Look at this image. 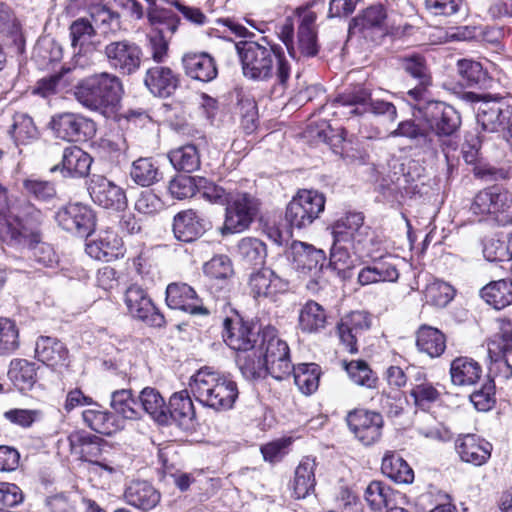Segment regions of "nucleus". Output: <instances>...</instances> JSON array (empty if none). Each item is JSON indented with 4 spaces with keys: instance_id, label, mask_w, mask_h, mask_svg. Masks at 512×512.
<instances>
[{
    "instance_id": "obj_41",
    "label": "nucleus",
    "mask_w": 512,
    "mask_h": 512,
    "mask_svg": "<svg viewBox=\"0 0 512 512\" xmlns=\"http://www.w3.org/2000/svg\"><path fill=\"white\" fill-rule=\"evenodd\" d=\"M382 473L398 484L413 482L414 472L408 463L396 452L387 451L382 459Z\"/></svg>"
},
{
    "instance_id": "obj_16",
    "label": "nucleus",
    "mask_w": 512,
    "mask_h": 512,
    "mask_svg": "<svg viewBox=\"0 0 512 512\" xmlns=\"http://www.w3.org/2000/svg\"><path fill=\"white\" fill-rule=\"evenodd\" d=\"M88 192L96 205L107 210L120 212L128 205L125 190L102 175L90 177Z\"/></svg>"
},
{
    "instance_id": "obj_45",
    "label": "nucleus",
    "mask_w": 512,
    "mask_h": 512,
    "mask_svg": "<svg viewBox=\"0 0 512 512\" xmlns=\"http://www.w3.org/2000/svg\"><path fill=\"white\" fill-rule=\"evenodd\" d=\"M403 70L417 80L418 85L415 88L422 89V97L426 87L431 85V73L427 65L426 58L418 53L408 54L400 59Z\"/></svg>"
},
{
    "instance_id": "obj_61",
    "label": "nucleus",
    "mask_w": 512,
    "mask_h": 512,
    "mask_svg": "<svg viewBox=\"0 0 512 512\" xmlns=\"http://www.w3.org/2000/svg\"><path fill=\"white\" fill-rule=\"evenodd\" d=\"M458 74L461 77L462 86H474L485 79V72L479 62L461 59L457 63Z\"/></svg>"
},
{
    "instance_id": "obj_42",
    "label": "nucleus",
    "mask_w": 512,
    "mask_h": 512,
    "mask_svg": "<svg viewBox=\"0 0 512 512\" xmlns=\"http://www.w3.org/2000/svg\"><path fill=\"white\" fill-rule=\"evenodd\" d=\"M22 191L27 199H33L39 203H52L57 199L55 183L30 175L22 180Z\"/></svg>"
},
{
    "instance_id": "obj_26",
    "label": "nucleus",
    "mask_w": 512,
    "mask_h": 512,
    "mask_svg": "<svg viewBox=\"0 0 512 512\" xmlns=\"http://www.w3.org/2000/svg\"><path fill=\"white\" fill-rule=\"evenodd\" d=\"M144 83L153 95L167 98L177 90L180 79L171 68L157 65L147 69Z\"/></svg>"
},
{
    "instance_id": "obj_7",
    "label": "nucleus",
    "mask_w": 512,
    "mask_h": 512,
    "mask_svg": "<svg viewBox=\"0 0 512 512\" xmlns=\"http://www.w3.org/2000/svg\"><path fill=\"white\" fill-rule=\"evenodd\" d=\"M295 15L298 23L296 44L294 43V21L290 17L286 18L279 27V38L293 58L315 57L319 52L316 29L317 15L307 7H298Z\"/></svg>"
},
{
    "instance_id": "obj_48",
    "label": "nucleus",
    "mask_w": 512,
    "mask_h": 512,
    "mask_svg": "<svg viewBox=\"0 0 512 512\" xmlns=\"http://www.w3.org/2000/svg\"><path fill=\"white\" fill-rule=\"evenodd\" d=\"M497 325V332L488 341V353L491 358L506 356L512 351V321L500 319Z\"/></svg>"
},
{
    "instance_id": "obj_30",
    "label": "nucleus",
    "mask_w": 512,
    "mask_h": 512,
    "mask_svg": "<svg viewBox=\"0 0 512 512\" xmlns=\"http://www.w3.org/2000/svg\"><path fill=\"white\" fill-rule=\"evenodd\" d=\"M182 64L185 74L200 82H211L218 74L214 58L206 52L187 53L182 57Z\"/></svg>"
},
{
    "instance_id": "obj_4",
    "label": "nucleus",
    "mask_w": 512,
    "mask_h": 512,
    "mask_svg": "<svg viewBox=\"0 0 512 512\" xmlns=\"http://www.w3.org/2000/svg\"><path fill=\"white\" fill-rule=\"evenodd\" d=\"M189 388L200 404L215 411L232 409L239 396L232 375L214 371L210 367H203L191 376Z\"/></svg>"
},
{
    "instance_id": "obj_49",
    "label": "nucleus",
    "mask_w": 512,
    "mask_h": 512,
    "mask_svg": "<svg viewBox=\"0 0 512 512\" xmlns=\"http://www.w3.org/2000/svg\"><path fill=\"white\" fill-rule=\"evenodd\" d=\"M291 374H293L296 386L303 394L310 395L317 390L320 376L317 364L303 363L297 366L292 365Z\"/></svg>"
},
{
    "instance_id": "obj_31",
    "label": "nucleus",
    "mask_w": 512,
    "mask_h": 512,
    "mask_svg": "<svg viewBox=\"0 0 512 512\" xmlns=\"http://www.w3.org/2000/svg\"><path fill=\"white\" fill-rule=\"evenodd\" d=\"M167 425L175 423L179 427L189 428L195 418V409L188 390L175 392L165 408Z\"/></svg>"
},
{
    "instance_id": "obj_46",
    "label": "nucleus",
    "mask_w": 512,
    "mask_h": 512,
    "mask_svg": "<svg viewBox=\"0 0 512 512\" xmlns=\"http://www.w3.org/2000/svg\"><path fill=\"white\" fill-rule=\"evenodd\" d=\"M130 177L137 185L148 187L158 182L162 178V173L153 158L140 157L133 161Z\"/></svg>"
},
{
    "instance_id": "obj_3",
    "label": "nucleus",
    "mask_w": 512,
    "mask_h": 512,
    "mask_svg": "<svg viewBox=\"0 0 512 512\" xmlns=\"http://www.w3.org/2000/svg\"><path fill=\"white\" fill-rule=\"evenodd\" d=\"M257 354L242 355L239 369L249 380L271 375L276 380H283L291 375L292 363L287 343L277 336V330L271 325L262 329V338Z\"/></svg>"
},
{
    "instance_id": "obj_35",
    "label": "nucleus",
    "mask_w": 512,
    "mask_h": 512,
    "mask_svg": "<svg viewBox=\"0 0 512 512\" xmlns=\"http://www.w3.org/2000/svg\"><path fill=\"white\" fill-rule=\"evenodd\" d=\"M316 460L311 457H304L295 469L293 479V496L296 499H304L315 490Z\"/></svg>"
},
{
    "instance_id": "obj_9",
    "label": "nucleus",
    "mask_w": 512,
    "mask_h": 512,
    "mask_svg": "<svg viewBox=\"0 0 512 512\" xmlns=\"http://www.w3.org/2000/svg\"><path fill=\"white\" fill-rule=\"evenodd\" d=\"M325 202V196L316 190H300L288 203L285 220L292 229H304L324 211Z\"/></svg>"
},
{
    "instance_id": "obj_64",
    "label": "nucleus",
    "mask_w": 512,
    "mask_h": 512,
    "mask_svg": "<svg viewBox=\"0 0 512 512\" xmlns=\"http://www.w3.org/2000/svg\"><path fill=\"white\" fill-rule=\"evenodd\" d=\"M470 401L478 411H488L495 404V384L493 380L487 379L479 390L470 395Z\"/></svg>"
},
{
    "instance_id": "obj_17",
    "label": "nucleus",
    "mask_w": 512,
    "mask_h": 512,
    "mask_svg": "<svg viewBox=\"0 0 512 512\" xmlns=\"http://www.w3.org/2000/svg\"><path fill=\"white\" fill-rule=\"evenodd\" d=\"M57 224L79 237H88L95 229L96 219L91 208L80 203L68 204L55 214Z\"/></svg>"
},
{
    "instance_id": "obj_34",
    "label": "nucleus",
    "mask_w": 512,
    "mask_h": 512,
    "mask_svg": "<svg viewBox=\"0 0 512 512\" xmlns=\"http://www.w3.org/2000/svg\"><path fill=\"white\" fill-rule=\"evenodd\" d=\"M84 423L103 435H112L122 428L121 420L113 413L102 410L98 405L82 412Z\"/></svg>"
},
{
    "instance_id": "obj_29",
    "label": "nucleus",
    "mask_w": 512,
    "mask_h": 512,
    "mask_svg": "<svg viewBox=\"0 0 512 512\" xmlns=\"http://www.w3.org/2000/svg\"><path fill=\"white\" fill-rule=\"evenodd\" d=\"M35 357L52 369L68 365L69 352L63 342L50 336H40L35 343Z\"/></svg>"
},
{
    "instance_id": "obj_6",
    "label": "nucleus",
    "mask_w": 512,
    "mask_h": 512,
    "mask_svg": "<svg viewBox=\"0 0 512 512\" xmlns=\"http://www.w3.org/2000/svg\"><path fill=\"white\" fill-rule=\"evenodd\" d=\"M123 86L120 78L101 72L81 79L74 87L75 99L91 111L113 109L121 100Z\"/></svg>"
},
{
    "instance_id": "obj_32",
    "label": "nucleus",
    "mask_w": 512,
    "mask_h": 512,
    "mask_svg": "<svg viewBox=\"0 0 512 512\" xmlns=\"http://www.w3.org/2000/svg\"><path fill=\"white\" fill-rule=\"evenodd\" d=\"M451 382L459 387L476 385L482 377L481 365L469 357H457L450 364Z\"/></svg>"
},
{
    "instance_id": "obj_22",
    "label": "nucleus",
    "mask_w": 512,
    "mask_h": 512,
    "mask_svg": "<svg viewBox=\"0 0 512 512\" xmlns=\"http://www.w3.org/2000/svg\"><path fill=\"white\" fill-rule=\"evenodd\" d=\"M370 326L371 319L365 311H353L341 318L337 325L338 335L350 353L358 352L357 339Z\"/></svg>"
},
{
    "instance_id": "obj_40",
    "label": "nucleus",
    "mask_w": 512,
    "mask_h": 512,
    "mask_svg": "<svg viewBox=\"0 0 512 512\" xmlns=\"http://www.w3.org/2000/svg\"><path fill=\"white\" fill-rule=\"evenodd\" d=\"M326 322V310L316 301H307L299 310L298 325L302 332L317 333L325 328Z\"/></svg>"
},
{
    "instance_id": "obj_25",
    "label": "nucleus",
    "mask_w": 512,
    "mask_h": 512,
    "mask_svg": "<svg viewBox=\"0 0 512 512\" xmlns=\"http://www.w3.org/2000/svg\"><path fill=\"white\" fill-rule=\"evenodd\" d=\"M92 163L91 156L78 146L66 147L61 162L50 168L51 173L61 172L63 177L80 178L88 175Z\"/></svg>"
},
{
    "instance_id": "obj_2",
    "label": "nucleus",
    "mask_w": 512,
    "mask_h": 512,
    "mask_svg": "<svg viewBox=\"0 0 512 512\" xmlns=\"http://www.w3.org/2000/svg\"><path fill=\"white\" fill-rule=\"evenodd\" d=\"M235 48L247 79L269 81L275 78V86L286 88L291 69L282 47L262 37L260 41H240Z\"/></svg>"
},
{
    "instance_id": "obj_43",
    "label": "nucleus",
    "mask_w": 512,
    "mask_h": 512,
    "mask_svg": "<svg viewBox=\"0 0 512 512\" xmlns=\"http://www.w3.org/2000/svg\"><path fill=\"white\" fill-rule=\"evenodd\" d=\"M167 156L171 165L179 172L190 174L201 166L200 153L194 144H186L172 149Z\"/></svg>"
},
{
    "instance_id": "obj_36",
    "label": "nucleus",
    "mask_w": 512,
    "mask_h": 512,
    "mask_svg": "<svg viewBox=\"0 0 512 512\" xmlns=\"http://www.w3.org/2000/svg\"><path fill=\"white\" fill-rule=\"evenodd\" d=\"M416 347L430 358H437L445 351L446 337L440 330L423 325L416 332Z\"/></svg>"
},
{
    "instance_id": "obj_20",
    "label": "nucleus",
    "mask_w": 512,
    "mask_h": 512,
    "mask_svg": "<svg viewBox=\"0 0 512 512\" xmlns=\"http://www.w3.org/2000/svg\"><path fill=\"white\" fill-rule=\"evenodd\" d=\"M125 303L129 313L152 327L165 324L163 314L154 306L146 292L139 286H130L125 293Z\"/></svg>"
},
{
    "instance_id": "obj_8",
    "label": "nucleus",
    "mask_w": 512,
    "mask_h": 512,
    "mask_svg": "<svg viewBox=\"0 0 512 512\" xmlns=\"http://www.w3.org/2000/svg\"><path fill=\"white\" fill-rule=\"evenodd\" d=\"M332 105L351 108L348 112L349 115L358 116L370 111L390 122H394L397 118V108L392 102L384 99H372L370 92L360 85L339 94Z\"/></svg>"
},
{
    "instance_id": "obj_19",
    "label": "nucleus",
    "mask_w": 512,
    "mask_h": 512,
    "mask_svg": "<svg viewBox=\"0 0 512 512\" xmlns=\"http://www.w3.org/2000/svg\"><path fill=\"white\" fill-rule=\"evenodd\" d=\"M362 213H348L338 219L331 227L333 243L329 256L346 255L350 256L354 248V233L363 225Z\"/></svg>"
},
{
    "instance_id": "obj_23",
    "label": "nucleus",
    "mask_w": 512,
    "mask_h": 512,
    "mask_svg": "<svg viewBox=\"0 0 512 512\" xmlns=\"http://www.w3.org/2000/svg\"><path fill=\"white\" fill-rule=\"evenodd\" d=\"M512 205V195L498 186L479 191L474 197L471 209L475 214H494L506 212Z\"/></svg>"
},
{
    "instance_id": "obj_50",
    "label": "nucleus",
    "mask_w": 512,
    "mask_h": 512,
    "mask_svg": "<svg viewBox=\"0 0 512 512\" xmlns=\"http://www.w3.org/2000/svg\"><path fill=\"white\" fill-rule=\"evenodd\" d=\"M94 439H98L97 437H94ZM68 440L70 442L71 447L73 448L76 443L80 444V454L81 457L90 463H92L95 468H99L101 470L107 471L109 474H112L115 471V468L106 464L99 462L97 460H94L99 452V445L97 442L93 440V437L91 436H81L78 433L71 434L68 437Z\"/></svg>"
},
{
    "instance_id": "obj_21",
    "label": "nucleus",
    "mask_w": 512,
    "mask_h": 512,
    "mask_svg": "<svg viewBox=\"0 0 512 512\" xmlns=\"http://www.w3.org/2000/svg\"><path fill=\"white\" fill-rule=\"evenodd\" d=\"M166 303L171 309L182 310L192 315H208L195 290L186 283H171L166 288Z\"/></svg>"
},
{
    "instance_id": "obj_55",
    "label": "nucleus",
    "mask_w": 512,
    "mask_h": 512,
    "mask_svg": "<svg viewBox=\"0 0 512 512\" xmlns=\"http://www.w3.org/2000/svg\"><path fill=\"white\" fill-rule=\"evenodd\" d=\"M206 184V179L188 175H178L170 180L168 190L173 198L183 200L192 197L195 192Z\"/></svg>"
},
{
    "instance_id": "obj_63",
    "label": "nucleus",
    "mask_w": 512,
    "mask_h": 512,
    "mask_svg": "<svg viewBox=\"0 0 512 512\" xmlns=\"http://www.w3.org/2000/svg\"><path fill=\"white\" fill-rule=\"evenodd\" d=\"M206 276L216 280H227L234 274L233 264L230 258H210L203 265Z\"/></svg>"
},
{
    "instance_id": "obj_59",
    "label": "nucleus",
    "mask_w": 512,
    "mask_h": 512,
    "mask_svg": "<svg viewBox=\"0 0 512 512\" xmlns=\"http://www.w3.org/2000/svg\"><path fill=\"white\" fill-rule=\"evenodd\" d=\"M69 30L71 45L74 50L78 47L97 46V43L92 41V37L95 35V29L89 20L79 18L72 22Z\"/></svg>"
},
{
    "instance_id": "obj_5",
    "label": "nucleus",
    "mask_w": 512,
    "mask_h": 512,
    "mask_svg": "<svg viewBox=\"0 0 512 512\" xmlns=\"http://www.w3.org/2000/svg\"><path fill=\"white\" fill-rule=\"evenodd\" d=\"M408 95L415 100L413 115L417 121L425 125L427 132L434 141V151L441 145L442 137L453 136L461 126V116L451 105L437 100L422 97L421 88H413Z\"/></svg>"
},
{
    "instance_id": "obj_12",
    "label": "nucleus",
    "mask_w": 512,
    "mask_h": 512,
    "mask_svg": "<svg viewBox=\"0 0 512 512\" xmlns=\"http://www.w3.org/2000/svg\"><path fill=\"white\" fill-rule=\"evenodd\" d=\"M103 54L109 67L122 76L133 75L141 68L142 48L131 40L110 41L104 46Z\"/></svg>"
},
{
    "instance_id": "obj_52",
    "label": "nucleus",
    "mask_w": 512,
    "mask_h": 512,
    "mask_svg": "<svg viewBox=\"0 0 512 512\" xmlns=\"http://www.w3.org/2000/svg\"><path fill=\"white\" fill-rule=\"evenodd\" d=\"M344 369L350 380L356 385L369 389L376 388L378 377L363 360H352L343 362Z\"/></svg>"
},
{
    "instance_id": "obj_51",
    "label": "nucleus",
    "mask_w": 512,
    "mask_h": 512,
    "mask_svg": "<svg viewBox=\"0 0 512 512\" xmlns=\"http://www.w3.org/2000/svg\"><path fill=\"white\" fill-rule=\"evenodd\" d=\"M69 76V69H62L37 81L33 93L43 98L57 94L61 89L66 88L72 82Z\"/></svg>"
},
{
    "instance_id": "obj_47",
    "label": "nucleus",
    "mask_w": 512,
    "mask_h": 512,
    "mask_svg": "<svg viewBox=\"0 0 512 512\" xmlns=\"http://www.w3.org/2000/svg\"><path fill=\"white\" fill-rule=\"evenodd\" d=\"M415 120H405L398 124V127L391 132L392 136L395 137H407L424 149L428 151H434V141L431 139L430 134L423 123H416Z\"/></svg>"
},
{
    "instance_id": "obj_53",
    "label": "nucleus",
    "mask_w": 512,
    "mask_h": 512,
    "mask_svg": "<svg viewBox=\"0 0 512 512\" xmlns=\"http://www.w3.org/2000/svg\"><path fill=\"white\" fill-rule=\"evenodd\" d=\"M110 406L125 419L139 418L138 400L132 396L130 389H120L112 392Z\"/></svg>"
},
{
    "instance_id": "obj_58",
    "label": "nucleus",
    "mask_w": 512,
    "mask_h": 512,
    "mask_svg": "<svg viewBox=\"0 0 512 512\" xmlns=\"http://www.w3.org/2000/svg\"><path fill=\"white\" fill-rule=\"evenodd\" d=\"M399 274L397 269L392 265L378 262L372 267H366L359 273V282L363 285L376 283L381 281H395Z\"/></svg>"
},
{
    "instance_id": "obj_14",
    "label": "nucleus",
    "mask_w": 512,
    "mask_h": 512,
    "mask_svg": "<svg viewBox=\"0 0 512 512\" xmlns=\"http://www.w3.org/2000/svg\"><path fill=\"white\" fill-rule=\"evenodd\" d=\"M50 126L58 138L70 142L86 141L96 134L93 120L71 112L53 116Z\"/></svg>"
},
{
    "instance_id": "obj_37",
    "label": "nucleus",
    "mask_w": 512,
    "mask_h": 512,
    "mask_svg": "<svg viewBox=\"0 0 512 512\" xmlns=\"http://www.w3.org/2000/svg\"><path fill=\"white\" fill-rule=\"evenodd\" d=\"M139 417L141 412L150 415L158 424L167 425L166 403L160 392L153 387H145L138 396Z\"/></svg>"
},
{
    "instance_id": "obj_13",
    "label": "nucleus",
    "mask_w": 512,
    "mask_h": 512,
    "mask_svg": "<svg viewBox=\"0 0 512 512\" xmlns=\"http://www.w3.org/2000/svg\"><path fill=\"white\" fill-rule=\"evenodd\" d=\"M262 325L248 324L242 320L225 319L222 337L224 342L237 352L236 363L239 366L240 357L257 354V340L262 335Z\"/></svg>"
},
{
    "instance_id": "obj_1",
    "label": "nucleus",
    "mask_w": 512,
    "mask_h": 512,
    "mask_svg": "<svg viewBox=\"0 0 512 512\" xmlns=\"http://www.w3.org/2000/svg\"><path fill=\"white\" fill-rule=\"evenodd\" d=\"M43 212L29 199L11 205L8 188L0 183V237L20 252L36 255L54 254L53 246L44 240L40 226Z\"/></svg>"
},
{
    "instance_id": "obj_56",
    "label": "nucleus",
    "mask_w": 512,
    "mask_h": 512,
    "mask_svg": "<svg viewBox=\"0 0 512 512\" xmlns=\"http://www.w3.org/2000/svg\"><path fill=\"white\" fill-rule=\"evenodd\" d=\"M454 295V288L450 284L439 280L428 283L424 290L426 303L440 308L450 303Z\"/></svg>"
},
{
    "instance_id": "obj_60",
    "label": "nucleus",
    "mask_w": 512,
    "mask_h": 512,
    "mask_svg": "<svg viewBox=\"0 0 512 512\" xmlns=\"http://www.w3.org/2000/svg\"><path fill=\"white\" fill-rule=\"evenodd\" d=\"M19 347V332L14 321L0 319V354H10Z\"/></svg>"
},
{
    "instance_id": "obj_24",
    "label": "nucleus",
    "mask_w": 512,
    "mask_h": 512,
    "mask_svg": "<svg viewBox=\"0 0 512 512\" xmlns=\"http://www.w3.org/2000/svg\"><path fill=\"white\" fill-rule=\"evenodd\" d=\"M249 287L254 298L274 299L276 295L287 291L288 283L268 267L251 273Z\"/></svg>"
},
{
    "instance_id": "obj_28",
    "label": "nucleus",
    "mask_w": 512,
    "mask_h": 512,
    "mask_svg": "<svg viewBox=\"0 0 512 512\" xmlns=\"http://www.w3.org/2000/svg\"><path fill=\"white\" fill-rule=\"evenodd\" d=\"M455 447L460 459L474 466L485 464L489 460L492 451V445L488 441L474 434L459 437Z\"/></svg>"
},
{
    "instance_id": "obj_39",
    "label": "nucleus",
    "mask_w": 512,
    "mask_h": 512,
    "mask_svg": "<svg viewBox=\"0 0 512 512\" xmlns=\"http://www.w3.org/2000/svg\"><path fill=\"white\" fill-rule=\"evenodd\" d=\"M364 498L373 510H389L398 504L401 495L381 481H372L365 489Z\"/></svg>"
},
{
    "instance_id": "obj_44",
    "label": "nucleus",
    "mask_w": 512,
    "mask_h": 512,
    "mask_svg": "<svg viewBox=\"0 0 512 512\" xmlns=\"http://www.w3.org/2000/svg\"><path fill=\"white\" fill-rule=\"evenodd\" d=\"M49 512H105L95 501L84 497L71 500L60 494L47 500Z\"/></svg>"
},
{
    "instance_id": "obj_62",
    "label": "nucleus",
    "mask_w": 512,
    "mask_h": 512,
    "mask_svg": "<svg viewBox=\"0 0 512 512\" xmlns=\"http://www.w3.org/2000/svg\"><path fill=\"white\" fill-rule=\"evenodd\" d=\"M91 17L106 37L120 29L119 14L105 6L96 8Z\"/></svg>"
},
{
    "instance_id": "obj_18",
    "label": "nucleus",
    "mask_w": 512,
    "mask_h": 512,
    "mask_svg": "<svg viewBox=\"0 0 512 512\" xmlns=\"http://www.w3.org/2000/svg\"><path fill=\"white\" fill-rule=\"evenodd\" d=\"M387 11L383 4H373L362 10L351 19L348 35H359L365 39L374 40L376 35L383 36L387 31Z\"/></svg>"
},
{
    "instance_id": "obj_11",
    "label": "nucleus",
    "mask_w": 512,
    "mask_h": 512,
    "mask_svg": "<svg viewBox=\"0 0 512 512\" xmlns=\"http://www.w3.org/2000/svg\"><path fill=\"white\" fill-rule=\"evenodd\" d=\"M477 122L484 131H503L504 136L512 144V98L498 97L480 102Z\"/></svg>"
},
{
    "instance_id": "obj_33",
    "label": "nucleus",
    "mask_w": 512,
    "mask_h": 512,
    "mask_svg": "<svg viewBox=\"0 0 512 512\" xmlns=\"http://www.w3.org/2000/svg\"><path fill=\"white\" fill-rule=\"evenodd\" d=\"M125 499L128 504L148 511L153 509L160 500L158 491L147 481H131L125 490Z\"/></svg>"
},
{
    "instance_id": "obj_27",
    "label": "nucleus",
    "mask_w": 512,
    "mask_h": 512,
    "mask_svg": "<svg viewBox=\"0 0 512 512\" xmlns=\"http://www.w3.org/2000/svg\"><path fill=\"white\" fill-rule=\"evenodd\" d=\"M206 225L202 214L193 209H188L174 216L173 232L179 241L194 242L204 234Z\"/></svg>"
},
{
    "instance_id": "obj_57",
    "label": "nucleus",
    "mask_w": 512,
    "mask_h": 512,
    "mask_svg": "<svg viewBox=\"0 0 512 512\" xmlns=\"http://www.w3.org/2000/svg\"><path fill=\"white\" fill-rule=\"evenodd\" d=\"M99 60L100 54L97 51V46L78 47L74 50L70 66L62 67V69H69V75L77 70L90 71L97 66Z\"/></svg>"
},
{
    "instance_id": "obj_15",
    "label": "nucleus",
    "mask_w": 512,
    "mask_h": 512,
    "mask_svg": "<svg viewBox=\"0 0 512 512\" xmlns=\"http://www.w3.org/2000/svg\"><path fill=\"white\" fill-rule=\"evenodd\" d=\"M346 421L355 438L365 446L377 443L382 436L384 420L379 412L356 409L348 413Z\"/></svg>"
},
{
    "instance_id": "obj_38",
    "label": "nucleus",
    "mask_w": 512,
    "mask_h": 512,
    "mask_svg": "<svg viewBox=\"0 0 512 512\" xmlns=\"http://www.w3.org/2000/svg\"><path fill=\"white\" fill-rule=\"evenodd\" d=\"M8 378L19 391H30L37 382L36 364L26 359H13L9 365Z\"/></svg>"
},
{
    "instance_id": "obj_10",
    "label": "nucleus",
    "mask_w": 512,
    "mask_h": 512,
    "mask_svg": "<svg viewBox=\"0 0 512 512\" xmlns=\"http://www.w3.org/2000/svg\"><path fill=\"white\" fill-rule=\"evenodd\" d=\"M260 210L259 200L247 192H233L225 208L223 235L242 232L250 227Z\"/></svg>"
},
{
    "instance_id": "obj_54",
    "label": "nucleus",
    "mask_w": 512,
    "mask_h": 512,
    "mask_svg": "<svg viewBox=\"0 0 512 512\" xmlns=\"http://www.w3.org/2000/svg\"><path fill=\"white\" fill-rule=\"evenodd\" d=\"M10 133L17 146L29 144L38 136L33 119L22 113L14 116Z\"/></svg>"
}]
</instances>
